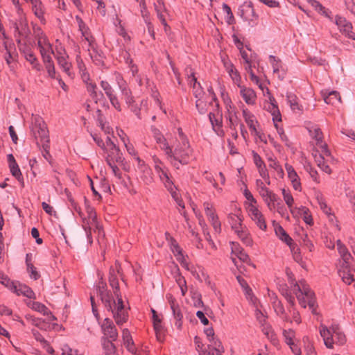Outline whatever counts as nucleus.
I'll return each instance as SVG.
<instances>
[{
  "mask_svg": "<svg viewBox=\"0 0 355 355\" xmlns=\"http://www.w3.org/2000/svg\"><path fill=\"white\" fill-rule=\"evenodd\" d=\"M121 269V265L118 261L115 262L114 267L112 266L110 268L108 280L110 286L113 289L114 295L107 290L105 282H101L96 286L97 295L105 308L111 311L116 324L119 326L126 322L128 319V310L125 309L119 286L118 275H120L122 281H124Z\"/></svg>",
  "mask_w": 355,
  "mask_h": 355,
  "instance_id": "1",
  "label": "nucleus"
},
{
  "mask_svg": "<svg viewBox=\"0 0 355 355\" xmlns=\"http://www.w3.org/2000/svg\"><path fill=\"white\" fill-rule=\"evenodd\" d=\"M192 153L189 143H178L174 148L171 146L165 155L170 164L179 169L180 165H187L190 162Z\"/></svg>",
  "mask_w": 355,
  "mask_h": 355,
  "instance_id": "2",
  "label": "nucleus"
},
{
  "mask_svg": "<svg viewBox=\"0 0 355 355\" xmlns=\"http://www.w3.org/2000/svg\"><path fill=\"white\" fill-rule=\"evenodd\" d=\"M293 293L295 295L300 305L302 308L305 309L309 306L313 314H318L316 311L318 305L315 302V295L305 280L302 279L300 281L299 284H294Z\"/></svg>",
  "mask_w": 355,
  "mask_h": 355,
  "instance_id": "3",
  "label": "nucleus"
},
{
  "mask_svg": "<svg viewBox=\"0 0 355 355\" xmlns=\"http://www.w3.org/2000/svg\"><path fill=\"white\" fill-rule=\"evenodd\" d=\"M319 329L324 343L329 349H333L334 344L343 345L346 342L345 335L340 330L338 325H333L328 328L322 324Z\"/></svg>",
  "mask_w": 355,
  "mask_h": 355,
  "instance_id": "4",
  "label": "nucleus"
},
{
  "mask_svg": "<svg viewBox=\"0 0 355 355\" xmlns=\"http://www.w3.org/2000/svg\"><path fill=\"white\" fill-rule=\"evenodd\" d=\"M34 125L32 127V132L35 138L42 144L49 143V136L47 127L42 119L38 116L35 117Z\"/></svg>",
  "mask_w": 355,
  "mask_h": 355,
  "instance_id": "5",
  "label": "nucleus"
},
{
  "mask_svg": "<svg viewBox=\"0 0 355 355\" xmlns=\"http://www.w3.org/2000/svg\"><path fill=\"white\" fill-rule=\"evenodd\" d=\"M12 28H14L15 37L17 43H20L21 38H26L31 33L26 19L21 15L19 16L16 21L13 22Z\"/></svg>",
  "mask_w": 355,
  "mask_h": 355,
  "instance_id": "6",
  "label": "nucleus"
},
{
  "mask_svg": "<svg viewBox=\"0 0 355 355\" xmlns=\"http://www.w3.org/2000/svg\"><path fill=\"white\" fill-rule=\"evenodd\" d=\"M87 218H83V224L82 226L85 231L86 232L87 237L89 239L92 238V232L91 230L92 227H95L97 229L100 230V226L98 225L96 220V214L95 211L92 207H87Z\"/></svg>",
  "mask_w": 355,
  "mask_h": 355,
  "instance_id": "7",
  "label": "nucleus"
},
{
  "mask_svg": "<svg viewBox=\"0 0 355 355\" xmlns=\"http://www.w3.org/2000/svg\"><path fill=\"white\" fill-rule=\"evenodd\" d=\"M249 216L251 219L255 223L257 226L261 230H266L267 225L266 219L263 214L259 209L253 204H250L248 208Z\"/></svg>",
  "mask_w": 355,
  "mask_h": 355,
  "instance_id": "8",
  "label": "nucleus"
},
{
  "mask_svg": "<svg viewBox=\"0 0 355 355\" xmlns=\"http://www.w3.org/2000/svg\"><path fill=\"white\" fill-rule=\"evenodd\" d=\"M335 22L342 34L355 40V33L352 31L353 26L351 22L347 21L346 18L338 15L336 16Z\"/></svg>",
  "mask_w": 355,
  "mask_h": 355,
  "instance_id": "9",
  "label": "nucleus"
},
{
  "mask_svg": "<svg viewBox=\"0 0 355 355\" xmlns=\"http://www.w3.org/2000/svg\"><path fill=\"white\" fill-rule=\"evenodd\" d=\"M309 132L312 138L315 140L316 145L322 149V153L327 156L330 155L327 145L323 142V135L320 128L317 125H313L309 128Z\"/></svg>",
  "mask_w": 355,
  "mask_h": 355,
  "instance_id": "10",
  "label": "nucleus"
},
{
  "mask_svg": "<svg viewBox=\"0 0 355 355\" xmlns=\"http://www.w3.org/2000/svg\"><path fill=\"white\" fill-rule=\"evenodd\" d=\"M185 72L187 75L188 81L191 85H193V94L194 96L198 99L200 98L203 94V90L200 84L197 81L192 68L187 67L185 69Z\"/></svg>",
  "mask_w": 355,
  "mask_h": 355,
  "instance_id": "11",
  "label": "nucleus"
},
{
  "mask_svg": "<svg viewBox=\"0 0 355 355\" xmlns=\"http://www.w3.org/2000/svg\"><path fill=\"white\" fill-rule=\"evenodd\" d=\"M82 36L87 44V51L92 60H98V57L100 56L96 48V43L94 37L91 35L89 29H85L81 32Z\"/></svg>",
  "mask_w": 355,
  "mask_h": 355,
  "instance_id": "12",
  "label": "nucleus"
},
{
  "mask_svg": "<svg viewBox=\"0 0 355 355\" xmlns=\"http://www.w3.org/2000/svg\"><path fill=\"white\" fill-rule=\"evenodd\" d=\"M204 208L205 214L208 217L209 221L211 223V225L215 232L219 233L221 230L220 222L219 221L218 217L216 214L215 211L213 209L212 205L206 202L204 203Z\"/></svg>",
  "mask_w": 355,
  "mask_h": 355,
  "instance_id": "13",
  "label": "nucleus"
},
{
  "mask_svg": "<svg viewBox=\"0 0 355 355\" xmlns=\"http://www.w3.org/2000/svg\"><path fill=\"white\" fill-rule=\"evenodd\" d=\"M166 189L169 191V193L171 195V197L173 198V200L177 203L178 206L180 207V209H179V212L180 214L183 215L184 217H186V212L182 211V209H184V203L182 198L180 197L179 194L177 192V187L173 182H168V184L164 186Z\"/></svg>",
  "mask_w": 355,
  "mask_h": 355,
  "instance_id": "14",
  "label": "nucleus"
},
{
  "mask_svg": "<svg viewBox=\"0 0 355 355\" xmlns=\"http://www.w3.org/2000/svg\"><path fill=\"white\" fill-rule=\"evenodd\" d=\"M107 155L105 159L107 164L117 163L122 164L123 163L124 157L118 146H114V148H109L107 150Z\"/></svg>",
  "mask_w": 355,
  "mask_h": 355,
  "instance_id": "15",
  "label": "nucleus"
},
{
  "mask_svg": "<svg viewBox=\"0 0 355 355\" xmlns=\"http://www.w3.org/2000/svg\"><path fill=\"white\" fill-rule=\"evenodd\" d=\"M154 161L155 163V170L164 186L167 185L168 182H173L169 176L168 168L161 166L162 163L159 159H155Z\"/></svg>",
  "mask_w": 355,
  "mask_h": 355,
  "instance_id": "16",
  "label": "nucleus"
},
{
  "mask_svg": "<svg viewBox=\"0 0 355 355\" xmlns=\"http://www.w3.org/2000/svg\"><path fill=\"white\" fill-rule=\"evenodd\" d=\"M102 329L104 335L110 338L112 340V342L117 339V330L110 319H105L104 322L102 325Z\"/></svg>",
  "mask_w": 355,
  "mask_h": 355,
  "instance_id": "17",
  "label": "nucleus"
},
{
  "mask_svg": "<svg viewBox=\"0 0 355 355\" xmlns=\"http://www.w3.org/2000/svg\"><path fill=\"white\" fill-rule=\"evenodd\" d=\"M227 110V118L229 120V127L232 130H235L236 127L239 123V119L237 116L235 107L232 105V101L229 99L226 103Z\"/></svg>",
  "mask_w": 355,
  "mask_h": 355,
  "instance_id": "18",
  "label": "nucleus"
},
{
  "mask_svg": "<svg viewBox=\"0 0 355 355\" xmlns=\"http://www.w3.org/2000/svg\"><path fill=\"white\" fill-rule=\"evenodd\" d=\"M238 87H240V94L245 103L248 105H254L257 99L255 92L252 89L241 86L240 84L238 85Z\"/></svg>",
  "mask_w": 355,
  "mask_h": 355,
  "instance_id": "19",
  "label": "nucleus"
},
{
  "mask_svg": "<svg viewBox=\"0 0 355 355\" xmlns=\"http://www.w3.org/2000/svg\"><path fill=\"white\" fill-rule=\"evenodd\" d=\"M287 302L289 304L288 311L292 313L293 320L300 324L301 322V318L299 312L295 308V297L291 293L288 291L283 294Z\"/></svg>",
  "mask_w": 355,
  "mask_h": 355,
  "instance_id": "20",
  "label": "nucleus"
},
{
  "mask_svg": "<svg viewBox=\"0 0 355 355\" xmlns=\"http://www.w3.org/2000/svg\"><path fill=\"white\" fill-rule=\"evenodd\" d=\"M265 108L271 113L273 116V121H281V114L278 106L276 104V101L275 98L272 96H269V102H268L265 105Z\"/></svg>",
  "mask_w": 355,
  "mask_h": 355,
  "instance_id": "21",
  "label": "nucleus"
},
{
  "mask_svg": "<svg viewBox=\"0 0 355 355\" xmlns=\"http://www.w3.org/2000/svg\"><path fill=\"white\" fill-rule=\"evenodd\" d=\"M169 302L173 317L176 320L175 322V326L178 329H180L182 325V320L183 318V315L181 312L180 308L174 299H171Z\"/></svg>",
  "mask_w": 355,
  "mask_h": 355,
  "instance_id": "22",
  "label": "nucleus"
},
{
  "mask_svg": "<svg viewBox=\"0 0 355 355\" xmlns=\"http://www.w3.org/2000/svg\"><path fill=\"white\" fill-rule=\"evenodd\" d=\"M241 17L245 20L252 21L254 19H257L258 15L255 14L254 10L252 3H245L240 9Z\"/></svg>",
  "mask_w": 355,
  "mask_h": 355,
  "instance_id": "23",
  "label": "nucleus"
},
{
  "mask_svg": "<svg viewBox=\"0 0 355 355\" xmlns=\"http://www.w3.org/2000/svg\"><path fill=\"white\" fill-rule=\"evenodd\" d=\"M209 119L210 121V123L212 125V128L214 130V132L218 135V136H223L224 132L222 129V116H219L218 117L216 116V114L214 113L210 112L209 114Z\"/></svg>",
  "mask_w": 355,
  "mask_h": 355,
  "instance_id": "24",
  "label": "nucleus"
},
{
  "mask_svg": "<svg viewBox=\"0 0 355 355\" xmlns=\"http://www.w3.org/2000/svg\"><path fill=\"white\" fill-rule=\"evenodd\" d=\"M243 116L245 123L248 125L250 132L252 135H258L259 131L257 130L256 124L258 123L255 119L254 116L250 113L248 110H243Z\"/></svg>",
  "mask_w": 355,
  "mask_h": 355,
  "instance_id": "25",
  "label": "nucleus"
},
{
  "mask_svg": "<svg viewBox=\"0 0 355 355\" xmlns=\"http://www.w3.org/2000/svg\"><path fill=\"white\" fill-rule=\"evenodd\" d=\"M83 81L86 84L87 91L89 92L90 96L92 99L94 100L95 103H97L98 101L104 97L103 94L101 92H97V86L93 82H87L83 77Z\"/></svg>",
  "mask_w": 355,
  "mask_h": 355,
  "instance_id": "26",
  "label": "nucleus"
},
{
  "mask_svg": "<svg viewBox=\"0 0 355 355\" xmlns=\"http://www.w3.org/2000/svg\"><path fill=\"white\" fill-rule=\"evenodd\" d=\"M322 96L324 102L327 104H334L336 101L340 102L341 101L340 94L337 91L323 90L322 91Z\"/></svg>",
  "mask_w": 355,
  "mask_h": 355,
  "instance_id": "27",
  "label": "nucleus"
},
{
  "mask_svg": "<svg viewBox=\"0 0 355 355\" xmlns=\"http://www.w3.org/2000/svg\"><path fill=\"white\" fill-rule=\"evenodd\" d=\"M286 100L290 105L291 109L294 112H301L303 107L299 104L298 98L297 96L291 92L286 93Z\"/></svg>",
  "mask_w": 355,
  "mask_h": 355,
  "instance_id": "28",
  "label": "nucleus"
},
{
  "mask_svg": "<svg viewBox=\"0 0 355 355\" xmlns=\"http://www.w3.org/2000/svg\"><path fill=\"white\" fill-rule=\"evenodd\" d=\"M234 232L238 235V236L241 239V240L243 241L244 244H245L248 246L252 245V240L250 236L249 233L246 230L245 227H242L234 231Z\"/></svg>",
  "mask_w": 355,
  "mask_h": 355,
  "instance_id": "29",
  "label": "nucleus"
},
{
  "mask_svg": "<svg viewBox=\"0 0 355 355\" xmlns=\"http://www.w3.org/2000/svg\"><path fill=\"white\" fill-rule=\"evenodd\" d=\"M275 234L280 240L285 242L288 245H291V243L293 241V239L281 225H277L275 227Z\"/></svg>",
  "mask_w": 355,
  "mask_h": 355,
  "instance_id": "30",
  "label": "nucleus"
},
{
  "mask_svg": "<svg viewBox=\"0 0 355 355\" xmlns=\"http://www.w3.org/2000/svg\"><path fill=\"white\" fill-rule=\"evenodd\" d=\"M228 221L234 231L243 227V219L239 214H230L228 216Z\"/></svg>",
  "mask_w": 355,
  "mask_h": 355,
  "instance_id": "31",
  "label": "nucleus"
},
{
  "mask_svg": "<svg viewBox=\"0 0 355 355\" xmlns=\"http://www.w3.org/2000/svg\"><path fill=\"white\" fill-rule=\"evenodd\" d=\"M232 251L243 262H247L249 260L248 255L243 251L238 244L232 243Z\"/></svg>",
  "mask_w": 355,
  "mask_h": 355,
  "instance_id": "32",
  "label": "nucleus"
},
{
  "mask_svg": "<svg viewBox=\"0 0 355 355\" xmlns=\"http://www.w3.org/2000/svg\"><path fill=\"white\" fill-rule=\"evenodd\" d=\"M264 202L266 203L268 209L272 211L275 209V202L279 200V197L270 191L266 197L263 198Z\"/></svg>",
  "mask_w": 355,
  "mask_h": 355,
  "instance_id": "33",
  "label": "nucleus"
},
{
  "mask_svg": "<svg viewBox=\"0 0 355 355\" xmlns=\"http://www.w3.org/2000/svg\"><path fill=\"white\" fill-rule=\"evenodd\" d=\"M24 53L26 60L33 65L34 69L39 71L40 69V65L34 53L31 50L24 51Z\"/></svg>",
  "mask_w": 355,
  "mask_h": 355,
  "instance_id": "34",
  "label": "nucleus"
},
{
  "mask_svg": "<svg viewBox=\"0 0 355 355\" xmlns=\"http://www.w3.org/2000/svg\"><path fill=\"white\" fill-rule=\"evenodd\" d=\"M68 57L61 56L56 58L58 65L67 74L70 75L71 63L68 61Z\"/></svg>",
  "mask_w": 355,
  "mask_h": 355,
  "instance_id": "35",
  "label": "nucleus"
},
{
  "mask_svg": "<svg viewBox=\"0 0 355 355\" xmlns=\"http://www.w3.org/2000/svg\"><path fill=\"white\" fill-rule=\"evenodd\" d=\"M274 308L277 314L279 315L283 320L286 322L290 321L289 317L285 312V309L281 302H275L274 304Z\"/></svg>",
  "mask_w": 355,
  "mask_h": 355,
  "instance_id": "36",
  "label": "nucleus"
},
{
  "mask_svg": "<svg viewBox=\"0 0 355 355\" xmlns=\"http://www.w3.org/2000/svg\"><path fill=\"white\" fill-rule=\"evenodd\" d=\"M9 167L12 175L24 186V179L17 163L10 164Z\"/></svg>",
  "mask_w": 355,
  "mask_h": 355,
  "instance_id": "37",
  "label": "nucleus"
},
{
  "mask_svg": "<svg viewBox=\"0 0 355 355\" xmlns=\"http://www.w3.org/2000/svg\"><path fill=\"white\" fill-rule=\"evenodd\" d=\"M209 342L211 344L208 345V348L210 349L212 352L214 353L224 352V347L218 339L214 338V340H211Z\"/></svg>",
  "mask_w": 355,
  "mask_h": 355,
  "instance_id": "38",
  "label": "nucleus"
},
{
  "mask_svg": "<svg viewBox=\"0 0 355 355\" xmlns=\"http://www.w3.org/2000/svg\"><path fill=\"white\" fill-rule=\"evenodd\" d=\"M139 6L141 8V16L145 21V23L148 25V28H150V25L151 24L150 22V15L149 12H148L146 9V5L145 0H141L139 2Z\"/></svg>",
  "mask_w": 355,
  "mask_h": 355,
  "instance_id": "39",
  "label": "nucleus"
},
{
  "mask_svg": "<svg viewBox=\"0 0 355 355\" xmlns=\"http://www.w3.org/2000/svg\"><path fill=\"white\" fill-rule=\"evenodd\" d=\"M291 251L293 254V259L297 263H300L302 261V257L300 252V249L297 247V245L293 243H291V245H288Z\"/></svg>",
  "mask_w": 355,
  "mask_h": 355,
  "instance_id": "40",
  "label": "nucleus"
},
{
  "mask_svg": "<svg viewBox=\"0 0 355 355\" xmlns=\"http://www.w3.org/2000/svg\"><path fill=\"white\" fill-rule=\"evenodd\" d=\"M28 254H26V263L27 266V270L30 273L31 278L37 280L40 278V275L36 270V268L28 261Z\"/></svg>",
  "mask_w": 355,
  "mask_h": 355,
  "instance_id": "41",
  "label": "nucleus"
},
{
  "mask_svg": "<svg viewBox=\"0 0 355 355\" xmlns=\"http://www.w3.org/2000/svg\"><path fill=\"white\" fill-rule=\"evenodd\" d=\"M121 92L127 105L135 103L134 97L128 86L123 87V89L121 90Z\"/></svg>",
  "mask_w": 355,
  "mask_h": 355,
  "instance_id": "42",
  "label": "nucleus"
},
{
  "mask_svg": "<svg viewBox=\"0 0 355 355\" xmlns=\"http://www.w3.org/2000/svg\"><path fill=\"white\" fill-rule=\"evenodd\" d=\"M105 355H117L115 345L112 341L105 340L103 343Z\"/></svg>",
  "mask_w": 355,
  "mask_h": 355,
  "instance_id": "43",
  "label": "nucleus"
},
{
  "mask_svg": "<svg viewBox=\"0 0 355 355\" xmlns=\"http://www.w3.org/2000/svg\"><path fill=\"white\" fill-rule=\"evenodd\" d=\"M101 87L107 98L115 94L114 89L107 81L102 80L101 82Z\"/></svg>",
  "mask_w": 355,
  "mask_h": 355,
  "instance_id": "44",
  "label": "nucleus"
},
{
  "mask_svg": "<svg viewBox=\"0 0 355 355\" xmlns=\"http://www.w3.org/2000/svg\"><path fill=\"white\" fill-rule=\"evenodd\" d=\"M156 142L159 144V148L162 150L166 154L168 149L171 148V146L168 144L166 139L162 135L159 137H157L155 139Z\"/></svg>",
  "mask_w": 355,
  "mask_h": 355,
  "instance_id": "45",
  "label": "nucleus"
},
{
  "mask_svg": "<svg viewBox=\"0 0 355 355\" xmlns=\"http://www.w3.org/2000/svg\"><path fill=\"white\" fill-rule=\"evenodd\" d=\"M17 295L22 294L23 295L31 299L35 298V293L31 288L26 286H22L21 288L17 291Z\"/></svg>",
  "mask_w": 355,
  "mask_h": 355,
  "instance_id": "46",
  "label": "nucleus"
},
{
  "mask_svg": "<svg viewBox=\"0 0 355 355\" xmlns=\"http://www.w3.org/2000/svg\"><path fill=\"white\" fill-rule=\"evenodd\" d=\"M285 168L287 171L288 177L291 182L293 180H295L297 179H300L297 173H296L294 168L291 165L286 163L285 164Z\"/></svg>",
  "mask_w": 355,
  "mask_h": 355,
  "instance_id": "47",
  "label": "nucleus"
},
{
  "mask_svg": "<svg viewBox=\"0 0 355 355\" xmlns=\"http://www.w3.org/2000/svg\"><path fill=\"white\" fill-rule=\"evenodd\" d=\"M283 336L285 339L286 343L288 345H293V338L295 337V332L293 330L289 329L283 331Z\"/></svg>",
  "mask_w": 355,
  "mask_h": 355,
  "instance_id": "48",
  "label": "nucleus"
},
{
  "mask_svg": "<svg viewBox=\"0 0 355 355\" xmlns=\"http://www.w3.org/2000/svg\"><path fill=\"white\" fill-rule=\"evenodd\" d=\"M269 61L272 67L273 72H277L278 68L283 67L280 59L274 55H271L269 56Z\"/></svg>",
  "mask_w": 355,
  "mask_h": 355,
  "instance_id": "49",
  "label": "nucleus"
},
{
  "mask_svg": "<svg viewBox=\"0 0 355 355\" xmlns=\"http://www.w3.org/2000/svg\"><path fill=\"white\" fill-rule=\"evenodd\" d=\"M33 310L37 311L40 313H42L44 315H48L51 314V312L48 309V308L41 302H37L35 304Z\"/></svg>",
  "mask_w": 355,
  "mask_h": 355,
  "instance_id": "50",
  "label": "nucleus"
},
{
  "mask_svg": "<svg viewBox=\"0 0 355 355\" xmlns=\"http://www.w3.org/2000/svg\"><path fill=\"white\" fill-rule=\"evenodd\" d=\"M135 160L137 162V168L139 170H140L142 173H146L148 175H150V168L146 166L145 164V162L139 156H136Z\"/></svg>",
  "mask_w": 355,
  "mask_h": 355,
  "instance_id": "51",
  "label": "nucleus"
},
{
  "mask_svg": "<svg viewBox=\"0 0 355 355\" xmlns=\"http://www.w3.org/2000/svg\"><path fill=\"white\" fill-rule=\"evenodd\" d=\"M229 75L234 83H237L238 85L239 84L241 81V76L238 71L234 68V65H230Z\"/></svg>",
  "mask_w": 355,
  "mask_h": 355,
  "instance_id": "52",
  "label": "nucleus"
},
{
  "mask_svg": "<svg viewBox=\"0 0 355 355\" xmlns=\"http://www.w3.org/2000/svg\"><path fill=\"white\" fill-rule=\"evenodd\" d=\"M257 185L259 188V193L263 198L270 192V191L264 185L263 182L261 180H257Z\"/></svg>",
  "mask_w": 355,
  "mask_h": 355,
  "instance_id": "53",
  "label": "nucleus"
},
{
  "mask_svg": "<svg viewBox=\"0 0 355 355\" xmlns=\"http://www.w3.org/2000/svg\"><path fill=\"white\" fill-rule=\"evenodd\" d=\"M282 194L286 204L291 209L294 202L292 195L290 192H287L284 189H282Z\"/></svg>",
  "mask_w": 355,
  "mask_h": 355,
  "instance_id": "54",
  "label": "nucleus"
},
{
  "mask_svg": "<svg viewBox=\"0 0 355 355\" xmlns=\"http://www.w3.org/2000/svg\"><path fill=\"white\" fill-rule=\"evenodd\" d=\"M122 141L123 142L124 146H125L128 153L130 155L134 157V158L135 159L136 156H138V155H137V152L135 150V148H134L133 145L132 144H130L129 141L128 142L126 141V140L124 138H122Z\"/></svg>",
  "mask_w": 355,
  "mask_h": 355,
  "instance_id": "55",
  "label": "nucleus"
},
{
  "mask_svg": "<svg viewBox=\"0 0 355 355\" xmlns=\"http://www.w3.org/2000/svg\"><path fill=\"white\" fill-rule=\"evenodd\" d=\"M338 273L340 277H341L343 282H345L346 284L349 285L354 281L352 275L348 272H345V271L342 272L340 270L338 271Z\"/></svg>",
  "mask_w": 355,
  "mask_h": 355,
  "instance_id": "56",
  "label": "nucleus"
},
{
  "mask_svg": "<svg viewBox=\"0 0 355 355\" xmlns=\"http://www.w3.org/2000/svg\"><path fill=\"white\" fill-rule=\"evenodd\" d=\"M302 214H303L304 221L308 224L311 225L313 223L312 216L309 214V209L302 207L301 209Z\"/></svg>",
  "mask_w": 355,
  "mask_h": 355,
  "instance_id": "57",
  "label": "nucleus"
},
{
  "mask_svg": "<svg viewBox=\"0 0 355 355\" xmlns=\"http://www.w3.org/2000/svg\"><path fill=\"white\" fill-rule=\"evenodd\" d=\"M55 58H58L61 56L68 57V55L66 52V50L64 46H62L61 44L55 46V53H53Z\"/></svg>",
  "mask_w": 355,
  "mask_h": 355,
  "instance_id": "58",
  "label": "nucleus"
},
{
  "mask_svg": "<svg viewBox=\"0 0 355 355\" xmlns=\"http://www.w3.org/2000/svg\"><path fill=\"white\" fill-rule=\"evenodd\" d=\"M343 259V264L342 268L347 269L348 270H350V260L353 259L352 256L350 253H348L347 254H345L344 256L341 257Z\"/></svg>",
  "mask_w": 355,
  "mask_h": 355,
  "instance_id": "59",
  "label": "nucleus"
},
{
  "mask_svg": "<svg viewBox=\"0 0 355 355\" xmlns=\"http://www.w3.org/2000/svg\"><path fill=\"white\" fill-rule=\"evenodd\" d=\"M260 176L266 181L267 184H270L269 174L266 165L257 168Z\"/></svg>",
  "mask_w": 355,
  "mask_h": 355,
  "instance_id": "60",
  "label": "nucleus"
},
{
  "mask_svg": "<svg viewBox=\"0 0 355 355\" xmlns=\"http://www.w3.org/2000/svg\"><path fill=\"white\" fill-rule=\"evenodd\" d=\"M236 279L241 286L245 290L246 294L250 295V293L252 292L251 288L249 287L247 282L241 276H237Z\"/></svg>",
  "mask_w": 355,
  "mask_h": 355,
  "instance_id": "61",
  "label": "nucleus"
},
{
  "mask_svg": "<svg viewBox=\"0 0 355 355\" xmlns=\"http://www.w3.org/2000/svg\"><path fill=\"white\" fill-rule=\"evenodd\" d=\"M25 318L28 322H30L31 324L35 327H40L42 324L41 319L37 318L30 314L26 315Z\"/></svg>",
  "mask_w": 355,
  "mask_h": 355,
  "instance_id": "62",
  "label": "nucleus"
},
{
  "mask_svg": "<svg viewBox=\"0 0 355 355\" xmlns=\"http://www.w3.org/2000/svg\"><path fill=\"white\" fill-rule=\"evenodd\" d=\"M42 155L48 162H50L51 155L49 153V143L42 144Z\"/></svg>",
  "mask_w": 355,
  "mask_h": 355,
  "instance_id": "63",
  "label": "nucleus"
},
{
  "mask_svg": "<svg viewBox=\"0 0 355 355\" xmlns=\"http://www.w3.org/2000/svg\"><path fill=\"white\" fill-rule=\"evenodd\" d=\"M108 99L110 100V102L112 104V105L117 111H121V103H120V102H119V101L118 99V97L116 96V94L109 97Z\"/></svg>",
  "mask_w": 355,
  "mask_h": 355,
  "instance_id": "64",
  "label": "nucleus"
}]
</instances>
